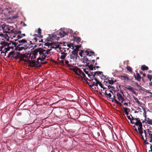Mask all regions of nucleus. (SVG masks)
I'll return each mask as SVG.
<instances>
[{
	"label": "nucleus",
	"mask_w": 152,
	"mask_h": 152,
	"mask_svg": "<svg viewBox=\"0 0 152 152\" xmlns=\"http://www.w3.org/2000/svg\"><path fill=\"white\" fill-rule=\"evenodd\" d=\"M85 55L88 56L89 57L88 58H86V56L83 57L82 59H83V62L86 64L85 65L86 66H88L89 68V70H95V67H94L93 65L95 62L94 59H92L91 57L92 56H95V53L92 51H90L87 50L85 51Z\"/></svg>",
	"instance_id": "nucleus-1"
},
{
	"label": "nucleus",
	"mask_w": 152,
	"mask_h": 152,
	"mask_svg": "<svg viewBox=\"0 0 152 152\" xmlns=\"http://www.w3.org/2000/svg\"><path fill=\"white\" fill-rule=\"evenodd\" d=\"M28 43L25 39H22L18 41V44L17 47V50L20 51L24 49V47H26Z\"/></svg>",
	"instance_id": "nucleus-2"
},
{
	"label": "nucleus",
	"mask_w": 152,
	"mask_h": 152,
	"mask_svg": "<svg viewBox=\"0 0 152 152\" xmlns=\"http://www.w3.org/2000/svg\"><path fill=\"white\" fill-rule=\"evenodd\" d=\"M134 121H135V122L131 121V123L132 124H134L135 125L137 126L138 130L140 134L143 133L142 130V124L140 121L139 118H134Z\"/></svg>",
	"instance_id": "nucleus-3"
},
{
	"label": "nucleus",
	"mask_w": 152,
	"mask_h": 152,
	"mask_svg": "<svg viewBox=\"0 0 152 152\" xmlns=\"http://www.w3.org/2000/svg\"><path fill=\"white\" fill-rule=\"evenodd\" d=\"M52 50V49L50 48L46 50L43 49H40L39 50V54L40 56L43 58V60L41 61H43L46 57H48L49 56L48 55L49 54L50 51Z\"/></svg>",
	"instance_id": "nucleus-4"
},
{
	"label": "nucleus",
	"mask_w": 152,
	"mask_h": 152,
	"mask_svg": "<svg viewBox=\"0 0 152 152\" xmlns=\"http://www.w3.org/2000/svg\"><path fill=\"white\" fill-rule=\"evenodd\" d=\"M26 62L29 64L28 66L30 67H37L41 66L40 63L37 61H35L34 60L31 61L27 58Z\"/></svg>",
	"instance_id": "nucleus-5"
},
{
	"label": "nucleus",
	"mask_w": 152,
	"mask_h": 152,
	"mask_svg": "<svg viewBox=\"0 0 152 152\" xmlns=\"http://www.w3.org/2000/svg\"><path fill=\"white\" fill-rule=\"evenodd\" d=\"M14 57L15 59L19 58V62H20L22 61H24L26 62L28 57L24 54H21L19 52H18V54H17V56H14Z\"/></svg>",
	"instance_id": "nucleus-6"
},
{
	"label": "nucleus",
	"mask_w": 152,
	"mask_h": 152,
	"mask_svg": "<svg viewBox=\"0 0 152 152\" xmlns=\"http://www.w3.org/2000/svg\"><path fill=\"white\" fill-rule=\"evenodd\" d=\"M38 34H34L33 35L34 37V39L35 42H37L38 41L39 42L42 41V39H41V41L40 39L42 37V36L41 35V30L40 28H38Z\"/></svg>",
	"instance_id": "nucleus-7"
},
{
	"label": "nucleus",
	"mask_w": 152,
	"mask_h": 152,
	"mask_svg": "<svg viewBox=\"0 0 152 152\" xmlns=\"http://www.w3.org/2000/svg\"><path fill=\"white\" fill-rule=\"evenodd\" d=\"M45 45L48 47L49 48L50 47V48H52L56 49L59 48L60 46V44L58 42H52L50 43H46Z\"/></svg>",
	"instance_id": "nucleus-8"
},
{
	"label": "nucleus",
	"mask_w": 152,
	"mask_h": 152,
	"mask_svg": "<svg viewBox=\"0 0 152 152\" xmlns=\"http://www.w3.org/2000/svg\"><path fill=\"white\" fill-rule=\"evenodd\" d=\"M57 34L59 37H58V38H57L56 39L57 40H58V38H59V37L61 38L63 37L65 35H67V34L65 31H61L58 32Z\"/></svg>",
	"instance_id": "nucleus-9"
},
{
	"label": "nucleus",
	"mask_w": 152,
	"mask_h": 152,
	"mask_svg": "<svg viewBox=\"0 0 152 152\" xmlns=\"http://www.w3.org/2000/svg\"><path fill=\"white\" fill-rule=\"evenodd\" d=\"M56 36L54 34H51L48 37L47 40L48 41H52L55 40Z\"/></svg>",
	"instance_id": "nucleus-10"
},
{
	"label": "nucleus",
	"mask_w": 152,
	"mask_h": 152,
	"mask_svg": "<svg viewBox=\"0 0 152 152\" xmlns=\"http://www.w3.org/2000/svg\"><path fill=\"white\" fill-rule=\"evenodd\" d=\"M78 51L77 50H75L74 49L71 52V54L70 56H72L73 57H76L77 58L78 56Z\"/></svg>",
	"instance_id": "nucleus-11"
},
{
	"label": "nucleus",
	"mask_w": 152,
	"mask_h": 152,
	"mask_svg": "<svg viewBox=\"0 0 152 152\" xmlns=\"http://www.w3.org/2000/svg\"><path fill=\"white\" fill-rule=\"evenodd\" d=\"M70 59L69 60V61L71 63V64H75L76 61L77 60V58L74 57H72L70 56Z\"/></svg>",
	"instance_id": "nucleus-12"
},
{
	"label": "nucleus",
	"mask_w": 152,
	"mask_h": 152,
	"mask_svg": "<svg viewBox=\"0 0 152 152\" xmlns=\"http://www.w3.org/2000/svg\"><path fill=\"white\" fill-rule=\"evenodd\" d=\"M1 27L3 30L5 29V28H6V29H7L9 31H11L12 28H13V27L12 26L8 27L7 25L4 24H3L2 26H1Z\"/></svg>",
	"instance_id": "nucleus-13"
},
{
	"label": "nucleus",
	"mask_w": 152,
	"mask_h": 152,
	"mask_svg": "<svg viewBox=\"0 0 152 152\" xmlns=\"http://www.w3.org/2000/svg\"><path fill=\"white\" fill-rule=\"evenodd\" d=\"M117 96L118 98V100L119 101H121L122 102H123V101L125 100L124 98L122 96V95L118 93L117 94Z\"/></svg>",
	"instance_id": "nucleus-14"
},
{
	"label": "nucleus",
	"mask_w": 152,
	"mask_h": 152,
	"mask_svg": "<svg viewBox=\"0 0 152 152\" xmlns=\"http://www.w3.org/2000/svg\"><path fill=\"white\" fill-rule=\"evenodd\" d=\"M102 72H100V71H96V72H94V75H93V79H92L91 78V79L90 80H89L90 81H93L94 80V78H95V75L96 74H97V75H101V74H102Z\"/></svg>",
	"instance_id": "nucleus-15"
},
{
	"label": "nucleus",
	"mask_w": 152,
	"mask_h": 152,
	"mask_svg": "<svg viewBox=\"0 0 152 152\" xmlns=\"http://www.w3.org/2000/svg\"><path fill=\"white\" fill-rule=\"evenodd\" d=\"M134 77L136 80L138 81H141V77L138 73H136V75H134Z\"/></svg>",
	"instance_id": "nucleus-16"
},
{
	"label": "nucleus",
	"mask_w": 152,
	"mask_h": 152,
	"mask_svg": "<svg viewBox=\"0 0 152 152\" xmlns=\"http://www.w3.org/2000/svg\"><path fill=\"white\" fill-rule=\"evenodd\" d=\"M73 38L74 40L77 44L79 43L81 40V39L80 37H76V36H74Z\"/></svg>",
	"instance_id": "nucleus-17"
},
{
	"label": "nucleus",
	"mask_w": 152,
	"mask_h": 152,
	"mask_svg": "<svg viewBox=\"0 0 152 152\" xmlns=\"http://www.w3.org/2000/svg\"><path fill=\"white\" fill-rule=\"evenodd\" d=\"M127 89L129 90L131 92H132L133 94H136V92L134 91V89L132 87L130 86H128L127 87H125Z\"/></svg>",
	"instance_id": "nucleus-18"
},
{
	"label": "nucleus",
	"mask_w": 152,
	"mask_h": 152,
	"mask_svg": "<svg viewBox=\"0 0 152 152\" xmlns=\"http://www.w3.org/2000/svg\"><path fill=\"white\" fill-rule=\"evenodd\" d=\"M17 54H18V52H15L14 51L10 52L9 54L8 57H10L11 55H13L14 56H17Z\"/></svg>",
	"instance_id": "nucleus-19"
},
{
	"label": "nucleus",
	"mask_w": 152,
	"mask_h": 152,
	"mask_svg": "<svg viewBox=\"0 0 152 152\" xmlns=\"http://www.w3.org/2000/svg\"><path fill=\"white\" fill-rule=\"evenodd\" d=\"M79 73H80V76L82 78V79L83 80L84 78H86V75L84 73L82 72L81 70L79 71Z\"/></svg>",
	"instance_id": "nucleus-20"
},
{
	"label": "nucleus",
	"mask_w": 152,
	"mask_h": 152,
	"mask_svg": "<svg viewBox=\"0 0 152 152\" xmlns=\"http://www.w3.org/2000/svg\"><path fill=\"white\" fill-rule=\"evenodd\" d=\"M11 45V43H9L8 42H3V45L5 46H8V47H10V49H13L14 47L12 46H10V45Z\"/></svg>",
	"instance_id": "nucleus-21"
},
{
	"label": "nucleus",
	"mask_w": 152,
	"mask_h": 152,
	"mask_svg": "<svg viewBox=\"0 0 152 152\" xmlns=\"http://www.w3.org/2000/svg\"><path fill=\"white\" fill-rule=\"evenodd\" d=\"M134 99L135 100V102L139 106H141H141V105L142 104V103L140 102V101L138 100L137 98V97H135L134 96Z\"/></svg>",
	"instance_id": "nucleus-22"
},
{
	"label": "nucleus",
	"mask_w": 152,
	"mask_h": 152,
	"mask_svg": "<svg viewBox=\"0 0 152 152\" xmlns=\"http://www.w3.org/2000/svg\"><path fill=\"white\" fill-rule=\"evenodd\" d=\"M10 47H8V48H5L3 50L4 51V52H1V54H4V56H5L6 55V53L8 51H9L10 50Z\"/></svg>",
	"instance_id": "nucleus-23"
},
{
	"label": "nucleus",
	"mask_w": 152,
	"mask_h": 152,
	"mask_svg": "<svg viewBox=\"0 0 152 152\" xmlns=\"http://www.w3.org/2000/svg\"><path fill=\"white\" fill-rule=\"evenodd\" d=\"M141 69L143 71H145L148 70L149 69V68L147 66L144 65L142 66Z\"/></svg>",
	"instance_id": "nucleus-24"
},
{
	"label": "nucleus",
	"mask_w": 152,
	"mask_h": 152,
	"mask_svg": "<svg viewBox=\"0 0 152 152\" xmlns=\"http://www.w3.org/2000/svg\"><path fill=\"white\" fill-rule=\"evenodd\" d=\"M104 82H105L106 83H109L110 85H113L114 84V81L112 79V78H111V80L108 79L107 81L105 80Z\"/></svg>",
	"instance_id": "nucleus-25"
},
{
	"label": "nucleus",
	"mask_w": 152,
	"mask_h": 152,
	"mask_svg": "<svg viewBox=\"0 0 152 152\" xmlns=\"http://www.w3.org/2000/svg\"><path fill=\"white\" fill-rule=\"evenodd\" d=\"M104 94L105 95L106 97H107V98H111V94L110 93L108 94H107L106 90H105Z\"/></svg>",
	"instance_id": "nucleus-26"
},
{
	"label": "nucleus",
	"mask_w": 152,
	"mask_h": 152,
	"mask_svg": "<svg viewBox=\"0 0 152 152\" xmlns=\"http://www.w3.org/2000/svg\"><path fill=\"white\" fill-rule=\"evenodd\" d=\"M39 50H40V49H36L34 50V58H36V56L37 55V53H39Z\"/></svg>",
	"instance_id": "nucleus-27"
},
{
	"label": "nucleus",
	"mask_w": 152,
	"mask_h": 152,
	"mask_svg": "<svg viewBox=\"0 0 152 152\" xmlns=\"http://www.w3.org/2000/svg\"><path fill=\"white\" fill-rule=\"evenodd\" d=\"M67 54L66 53H62L61 56L60 58L61 59H64L66 57Z\"/></svg>",
	"instance_id": "nucleus-28"
},
{
	"label": "nucleus",
	"mask_w": 152,
	"mask_h": 152,
	"mask_svg": "<svg viewBox=\"0 0 152 152\" xmlns=\"http://www.w3.org/2000/svg\"><path fill=\"white\" fill-rule=\"evenodd\" d=\"M147 121L148 124L152 125V120L149 119L148 118H147L145 119Z\"/></svg>",
	"instance_id": "nucleus-29"
},
{
	"label": "nucleus",
	"mask_w": 152,
	"mask_h": 152,
	"mask_svg": "<svg viewBox=\"0 0 152 152\" xmlns=\"http://www.w3.org/2000/svg\"><path fill=\"white\" fill-rule=\"evenodd\" d=\"M9 43H12V45H14L15 47L16 48V49H17V45L18 44V42H15L12 41H10Z\"/></svg>",
	"instance_id": "nucleus-30"
},
{
	"label": "nucleus",
	"mask_w": 152,
	"mask_h": 152,
	"mask_svg": "<svg viewBox=\"0 0 152 152\" xmlns=\"http://www.w3.org/2000/svg\"><path fill=\"white\" fill-rule=\"evenodd\" d=\"M94 80L96 81L95 84L94 85V86L97 87L98 86V84L99 85V80L96 78H94Z\"/></svg>",
	"instance_id": "nucleus-31"
},
{
	"label": "nucleus",
	"mask_w": 152,
	"mask_h": 152,
	"mask_svg": "<svg viewBox=\"0 0 152 152\" xmlns=\"http://www.w3.org/2000/svg\"><path fill=\"white\" fill-rule=\"evenodd\" d=\"M121 77L122 78V80H129V77L125 76H121Z\"/></svg>",
	"instance_id": "nucleus-32"
},
{
	"label": "nucleus",
	"mask_w": 152,
	"mask_h": 152,
	"mask_svg": "<svg viewBox=\"0 0 152 152\" xmlns=\"http://www.w3.org/2000/svg\"><path fill=\"white\" fill-rule=\"evenodd\" d=\"M142 133L141 134H141V135L142 136V139L144 140V143H145V144H149V143L148 142H147L146 141V139H147V138H146V139L145 140L144 137H143V136L142 135Z\"/></svg>",
	"instance_id": "nucleus-33"
},
{
	"label": "nucleus",
	"mask_w": 152,
	"mask_h": 152,
	"mask_svg": "<svg viewBox=\"0 0 152 152\" xmlns=\"http://www.w3.org/2000/svg\"><path fill=\"white\" fill-rule=\"evenodd\" d=\"M80 69L79 68H78V69L77 70L74 72L76 75L77 76H80V73H79V71H80Z\"/></svg>",
	"instance_id": "nucleus-34"
},
{
	"label": "nucleus",
	"mask_w": 152,
	"mask_h": 152,
	"mask_svg": "<svg viewBox=\"0 0 152 152\" xmlns=\"http://www.w3.org/2000/svg\"><path fill=\"white\" fill-rule=\"evenodd\" d=\"M83 71L87 75L88 77H90V75L88 74V71H86V69H83Z\"/></svg>",
	"instance_id": "nucleus-35"
},
{
	"label": "nucleus",
	"mask_w": 152,
	"mask_h": 152,
	"mask_svg": "<svg viewBox=\"0 0 152 152\" xmlns=\"http://www.w3.org/2000/svg\"><path fill=\"white\" fill-rule=\"evenodd\" d=\"M126 68L128 71H129L130 72H132V68L131 67H130V66H127Z\"/></svg>",
	"instance_id": "nucleus-36"
},
{
	"label": "nucleus",
	"mask_w": 152,
	"mask_h": 152,
	"mask_svg": "<svg viewBox=\"0 0 152 152\" xmlns=\"http://www.w3.org/2000/svg\"><path fill=\"white\" fill-rule=\"evenodd\" d=\"M23 36H21V35H18L17 37V39H15V41H18L19 39L21 38Z\"/></svg>",
	"instance_id": "nucleus-37"
},
{
	"label": "nucleus",
	"mask_w": 152,
	"mask_h": 152,
	"mask_svg": "<svg viewBox=\"0 0 152 152\" xmlns=\"http://www.w3.org/2000/svg\"><path fill=\"white\" fill-rule=\"evenodd\" d=\"M99 85L100 87L103 89V90H104L105 89L103 86L102 83L99 81Z\"/></svg>",
	"instance_id": "nucleus-38"
},
{
	"label": "nucleus",
	"mask_w": 152,
	"mask_h": 152,
	"mask_svg": "<svg viewBox=\"0 0 152 152\" xmlns=\"http://www.w3.org/2000/svg\"><path fill=\"white\" fill-rule=\"evenodd\" d=\"M131 115V117H132V118H131L130 116H128L127 117H128V119H129V120H130V121L131 122V121H134V118Z\"/></svg>",
	"instance_id": "nucleus-39"
},
{
	"label": "nucleus",
	"mask_w": 152,
	"mask_h": 152,
	"mask_svg": "<svg viewBox=\"0 0 152 152\" xmlns=\"http://www.w3.org/2000/svg\"><path fill=\"white\" fill-rule=\"evenodd\" d=\"M73 44L72 43H69L68 44L67 46L69 48H71V47H72L73 48H74L73 47Z\"/></svg>",
	"instance_id": "nucleus-40"
},
{
	"label": "nucleus",
	"mask_w": 152,
	"mask_h": 152,
	"mask_svg": "<svg viewBox=\"0 0 152 152\" xmlns=\"http://www.w3.org/2000/svg\"><path fill=\"white\" fill-rule=\"evenodd\" d=\"M16 30H15V29L12 28L10 32L12 34L15 33L16 32Z\"/></svg>",
	"instance_id": "nucleus-41"
},
{
	"label": "nucleus",
	"mask_w": 152,
	"mask_h": 152,
	"mask_svg": "<svg viewBox=\"0 0 152 152\" xmlns=\"http://www.w3.org/2000/svg\"><path fill=\"white\" fill-rule=\"evenodd\" d=\"M147 77L150 80V81H151L152 79V76L149 74H148L147 75Z\"/></svg>",
	"instance_id": "nucleus-42"
},
{
	"label": "nucleus",
	"mask_w": 152,
	"mask_h": 152,
	"mask_svg": "<svg viewBox=\"0 0 152 152\" xmlns=\"http://www.w3.org/2000/svg\"><path fill=\"white\" fill-rule=\"evenodd\" d=\"M76 48L75 49H74L77 50V51H78L79 50V48L80 47V46L79 45H76L75 46Z\"/></svg>",
	"instance_id": "nucleus-43"
},
{
	"label": "nucleus",
	"mask_w": 152,
	"mask_h": 152,
	"mask_svg": "<svg viewBox=\"0 0 152 152\" xmlns=\"http://www.w3.org/2000/svg\"><path fill=\"white\" fill-rule=\"evenodd\" d=\"M6 36H8V35L7 34H4L2 33H1L0 34V36H2V37H6Z\"/></svg>",
	"instance_id": "nucleus-44"
},
{
	"label": "nucleus",
	"mask_w": 152,
	"mask_h": 152,
	"mask_svg": "<svg viewBox=\"0 0 152 152\" xmlns=\"http://www.w3.org/2000/svg\"><path fill=\"white\" fill-rule=\"evenodd\" d=\"M148 132L149 133V137L150 138H151L152 137V134L151 133V131H149L148 129Z\"/></svg>",
	"instance_id": "nucleus-45"
},
{
	"label": "nucleus",
	"mask_w": 152,
	"mask_h": 152,
	"mask_svg": "<svg viewBox=\"0 0 152 152\" xmlns=\"http://www.w3.org/2000/svg\"><path fill=\"white\" fill-rule=\"evenodd\" d=\"M78 68H73L70 69L71 70H72L74 72H75L78 69Z\"/></svg>",
	"instance_id": "nucleus-46"
},
{
	"label": "nucleus",
	"mask_w": 152,
	"mask_h": 152,
	"mask_svg": "<svg viewBox=\"0 0 152 152\" xmlns=\"http://www.w3.org/2000/svg\"><path fill=\"white\" fill-rule=\"evenodd\" d=\"M78 68H73L70 69L71 70H72L74 72H75L78 69Z\"/></svg>",
	"instance_id": "nucleus-47"
},
{
	"label": "nucleus",
	"mask_w": 152,
	"mask_h": 152,
	"mask_svg": "<svg viewBox=\"0 0 152 152\" xmlns=\"http://www.w3.org/2000/svg\"><path fill=\"white\" fill-rule=\"evenodd\" d=\"M84 80L86 82V83L88 84L89 85V84H91V83L90 82H88V81H87V80H88V78H84Z\"/></svg>",
	"instance_id": "nucleus-48"
},
{
	"label": "nucleus",
	"mask_w": 152,
	"mask_h": 152,
	"mask_svg": "<svg viewBox=\"0 0 152 152\" xmlns=\"http://www.w3.org/2000/svg\"><path fill=\"white\" fill-rule=\"evenodd\" d=\"M65 64L67 65V66H69V67H70V64H69L68 63H69V61L67 60H65Z\"/></svg>",
	"instance_id": "nucleus-49"
},
{
	"label": "nucleus",
	"mask_w": 152,
	"mask_h": 152,
	"mask_svg": "<svg viewBox=\"0 0 152 152\" xmlns=\"http://www.w3.org/2000/svg\"><path fill=\"white\" fill-rule=\"evenodd\" d=\"M141 110V109L139 107H138L137 108V109L135 111L134 113H137L139 112V110Z\"/></svg>",
	"instance_id": "nucleus-50"
},
{
	"label": "nucleus",
	"mask_w": 152,
	"mask_h": 152,
	"mask_svg": "<svg viewBox=\"0 0 152 152\" xmlns=\"http://www.w3.org/2000/svg\"><path fill=\"white\" fill-rule=\"evenodd\" d=\"M108 87L109 89H112V90H113L114 89V87L113 86L110 85L108 86Z\"/></svg>",
	"instance_id": "nucleus-51"
},
{
	"label": "nucleus",
	"mask_w": 152,
	"mask_h": 152,
	"mask_svg": "<svg viewBox=\"0 0 152 152\" xmlns=\"http://www.w3.org/2000/svg\"><path fill=\"white\" fill-rule=\"evenodd\" d=\"M123 108L124 110V112L128 111V110H129V109L127 107H123Z\"/></svg>",
	"instance_id": "nucleus-52"
},
{
	"label": "nucleus",
	"mask_w": 152,
	"mask_h": 152,
	"mask_svg": "<svg viewBox=\"0 0 152 152\" xmlns=\"http://www.w3.org/2000/svg\"><path fill=\"white\" fill-rule=\"evenodd\" d=\"M91 75H90V77H89L90 78H91L92 79H93V75H94V74H93V72H91Z\"/></svg>",
	"instance_id": "nucleus-53"
},
{
	"label": "nucleus",
	"mask_w": 152,
	"mask_h": 152,
	"mask_svg": "<svg viewBox=\"0 0 152 152\" xmlns=\"http://www.w3.org/2000/svg\"><path fill=\"white\" fill-rule=\"evenodd\" d=\"M94 84H92V83H91V84H89V86L90 87L92 88V87H93L94 86Z\"/></svg>",
	"instance_id": "nucleus-54"
},
{
	"label": "nucleus",
	"mask_w": 152,
	"mask_h": 152,
	"mask_svg": "<svg viewBox=\"0 0 152 152\" xmlns=\"http://www.w3.org/2000/svg\"><path fill=\"white\" fill-rule=\"evenodd\" d=\"M41 56L40 55V56L37 58V60L38 61H39V60H41V61H42L41 60H43V58H41Z\"/></svg>",
	"instance_id": "nucleus-55"
},
{
	"label": "nucleus",
	"mask_w": 152,
	"mask_h": 152,
	"mask_svg": "<svg viewBox=\"0 0 152 152\" xmlns=\"http://www.w3.org/2000/svg\"><path fill=\"white\" fill-rule=\"evenodd\" d=\"M83 50H82L81 51L80 53H79V54L80 56H81V57L82 56V53H83Z\"/></svg>",
	"instance_id": "nucleus-56"
},
{
	"label": "nucleus",
	"mask_w": 152,
	"mask_h": 152,
	"mask_svg": "<svg viewBox=\"0 0 152 152\" xmlns=\"http://www.w3.org/2000/svg\"><path fill=\"white\" fill-rule=\"evenodd\" d=\"M134 84H135V85H136L138 87H141V88H142V87L140 86L138 84V83L137 82H135L134 83Z\"/></svg>",
	"instance_id": "nucleus-57"
},
{
	"label": "nucleus",
	"mask_w": 152,
	"mask_h": 152,
	"mask_svg": "<svg viewBox=\"0 0 152 152\" xmlns=\"http://www.w3.org/2000/svg\"><path fill=\"white\" fill-rule=\"evenodd\" d=\"M21 31H16V34H21Z\"/></svg>",
	"instance_id": "nucleus-58"
},
{
	"label": "nucleus",
	"mask_w": 152,
	"mask_h": 152,
	"mask_svg": "<svg viewBox=\"0 0 152 152\" xmlns=\"http://www.w3.org/2000/svg\"><path fill=\"white\" fill-rule=\"evenodd\" d=\"M4 46H0V51H1L2 49L4 48Z\"/></svg>",
	"instance_id": "nucleus-59"
},
{
	"label": "nucleus",
	"mask_w": 152,
	"mask_h": 152,
	"mask_svg": "<svg viewBox=\"0 0 152 152\" xmlns=\"http://www.w3.org/2000/svg\"><path fill=\"white\" fill-rule=\"evenodd\" d=\"M10 57H11V59H15V58L14 57V56H13V55H11Z\"/></svg>",
	"instance_id": "nucleus-60"
},
{
	"label": "nucleus",
	"mask_w": 152,
	"mask_h": 152,
	"mask_svg": "<svg viewBox=\"0 0 152 152\" xmlns=\"http://www.w3.org/2000/svg\"><path fill=\"white\" fill-rule=\"evenodd\" d=\"M13 34L12 37L13 38L15 37H16V35H17L16 33H14Z\"/></svg>",
	"instance_id": "nucleus-61"
},
{
	"label": "nucleus",
	"mask_w": 152,
	"mask_h": 152,
	"mask_svg": "<svg viewBox=\"0 0 152 152\" xmlns=\"http://www.w3.org/2000/svg\"><path fill=\"white\" fill-rule=\"evenodd\" d=\"M60 62L61 63H64V59H61V60H60Z\"/></svg>",
	"instance_id": "nucleus-62"
},
{
	"label": "nucleus",
	"mask_w": 152,
	"mask_h": 152,
	"mask_svg": "<svg viewBox=\"0 0 152 152\" xmlns=\"http://www.w3.org/2000/svg\"><path fill=\"white\" fill-rule=\"evenodd\" d=\"M116 103H117V104H118L120 102H119L118 101H117L116 99H115V100Z\"/></svg>",
	"instance_id": "nucleus-63"
},
{
	"label": "nucleus",
	"mask_w": 152,
	"mask_h": 152,
	"mask_svg": "<svg viewBox=\"0 0 152 152\" xmlns=\"http://www.w3.org/2000/svg\"><path fill=\"white\" fill-rule=\"evenodd\" d=\"M144 132L145 134V137H147V134H146V130H144Z\"/></svg>",
	"instance_id": "nucleus-64"
}]
</instances>
